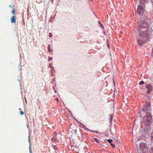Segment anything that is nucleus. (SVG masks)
Wrapping results in <instances>:
<instances>
[{
    "instance_id": "obj_1",
    "label": "nucleus",
    "mask_w": 153,
    "mask_h": 153,
    "mask_svg": "<svg viewBox=\"0 0 153 153\" xmlns=\"http://www.w3.org/2000/svg\"><path fill=\"white\" fill-rule=\"evenodd\" d=\"M139 25L138 30L140 38H137V40L138 45L141 46L146 43L149 37L150 32L147 28L148 24L145 21H143Z\"/></svg>"
},
{
    "instance_id": "obj_2",
    "label": "nucleus",
    "mask_w": 153,
    "mask_h": 153,
    "mask_svg": "<svg viewBox=\"0 0 153 153\" xmlns=\"http://www.w3.org/2000/svg\"><path fill=\"white\" fill-rule=\"evenodd\" d=\"M151 104L149 100H147L146 103L142 108V111L146 113V115L143 118V122L146 126L149 125L152 120V115L150 113L151 111Z\"/></svg>"
},
{
    "instance_id": "obj_3",
    "label": "nucleus",
    "mask_w": 153,
    "mask_h": 153,
    "mask_svg": "<svg viewBox=\"0 0 153 153\" xmlns=\"http://www.w3.org/2000/svg\"><path fill=\"white\" fill-rule=\"evenodd\" d=\"M140 149L143 153H148V147L145 143H141L140 144Z\"/></svg>"
},
{
    "instance_id": "obj_4",
    "label": "nucleus",
    "mask_w": 153,
    "mask_h": 153,
    "mask_svg": "<svg viewBox=\"0 0 153 153\" xmlns=\"http://www.w3.org/2000/svg\"><path fill=\"white\" fill-rule=\"evenodd\" d=\"M144 12V9L143 6L139 5L137 9V12L140 15H143Z\"/></svg>"
},
{
    "instance_id": "obj_5",
    "label": "nucleus",
    "mask_w": 153,
    "mask_h": 153,
    "mask_svg": "<svg viewBox=\"0 0 153 153\" xmlns=\"http://www.w3.org/2000/svg\"><path fill=\"white\" fill-rule=\"evenodd\" d=\"M146 88L148 89L147 93L149 94L151 93L152 90V87L150 84H147L146 85Z\"/></svg>"
},
{
    "instance_id": "obj_6",
    "label": "nucleus",
    "mask_w": 153,
    "mask_h": 153,
    "mask_svg": "<svg viewBox=\"0 0 153 153\" xmlns=\"http://www.w3.org/2000/svg\"><path fill=\"white\" fill-rule=\"evenodd\" d=\"M56 135V133L54 132L53 133V136L51 139L53 143H56L59 141V140L57 138Z\"/></svg>"
},
{
    "instance_id": "obj_7",
    "label": "nucleus",
    "mask_w": 153,
    "mask_h": 153,
    "mask_svg": "<svg viewBox=\"0 0 153 153\" xmlns=\"http://www.w3.org/2000/svg\"><path fill=\"white\" fill-rule=\"evenodd\" d=\"M16 15L13 16L11 18L10 20L11 23H15L16 22Z\"/></svg>"
},
{
    "instance_id": "obj_8",
    "label": "nucleus",
    "mask_w": 153,
    "mask_h": 153,
    "mask_svg": "<svg viewBox=\"0 0 153 153\" xmlns=\"http://www.w3.org/2000/svg\"><path fill=\"white\" fill-rule=\"evenodd\" d=\"M19 114H21V115H22L24 114V112L23 111H22V109L21 108H19Z\"/></svg>"
},
{
    "instance_id": "obj_9",
    "label": "nucleus",
    "mask_w": 153,
    "mask_h": 153,
    "mask_svg": "<svg viewBox=\"0 0 153 153\" xmlns=\"http://www.w3.org/2000/svg\"><path fill=\"white\" fill-rule=\"evenodd\" d=\"M12 8H13V9L12 11V13L14 15H14L15 14V9L13 8V7H12Z\"/></svg>"
},
{
    "instance_id": "obj_10",
    "label": "nucleus",
    "mask_w": 153,
    "mask_h": 153,
    "mask_svg": "<svg viewBox=\"0 0 153 153\" xmlns=\"http://www.w3.org/2000/svg\"><path fill=\"white\" fill-rule=\"evenodd\" d=\"M107 141L108 143H111L112 142L113 140L111 139H109L107 140Z\"/></svg>"
},
{
    "instance_id": "obj_11",
    "label": "nucleus",
    "mask_w": 153,
    "mask_h": 153,
    "mask_svg": "<svg viewBox=\"0 0 153 153\" xmlns=\"http://www.w3.org/2000/svg\"><path fill=\"white\" fill-rule=\"evenodd\" d=\"M50 48H51L50 45H48V51L49 52L51 51Z\"/></svg>"
},
{
    "instance_id": "obj_12",
    "label": "nucleus",
    "mask_w": 153,
    "mask_h": 153,
    "mask_svg": "<svg viewBox=\"0 0 153 153\" xmlns=\"http://www.w3.org/2000/svg\"><path fill=\"white\" fill-rule=\"evenodd\" d=\"M144 131L145 132H147V131H149V129L147 128H145L144 129Z\"/></svg>"
},
{
    "instance_id": "obj_13",
    "label": "nucleus",
    "mask_w": 153,
    "mask_h": 153,
    "mask_svg": "<svg viewBox=\"0 0 153 153\" xmlns=\"http://www.w3.org/2000/svg\"><path fill=\"white\" fill-rule=\"evenodd\" d=\"M94 141H96L97 143H99V140L97 138H94Z\"/></svg>"
},
{
    "instance_id": "obj_14",
    "label": "nucleus",
    "mask_w": 153,
    "mask_h": 153,
    "mask_svg": "<svg viewBox=\"0 0 153 153\" xmlns=\"http://www.w3.org/2000/svg\"><path fill=\"white\" fill-rule=\"evenodd\" d=\"M149 153H153V148L150 149Z\"/></svg>"
},
{
    "instance_id": "obj_15",
    "label": "nucleus",
    "mask_w": 153,
    "mask_h": 153,
    "mask_svg": "<svg viewBox=\"0 0 153 153\" xmlns=\"http://www.w3.org/2000/svg\"><path fill=\"white\" fill-rule=\"evenodd\" d=\"M144 83V82L143 81H141L140 82H139V84L140 85H143V84Z\"/></svg>"
},
{
    "instance_id": "obj_16",
    "label": "nucleus",
    "mask_w": 153,
    "mask_h": 153,
    "mask_svg": "<svg viewBox=\"0 0 153 153\" xmlns=\"http://www.w3.org/2000/svg\"><path fill=\"white\" fill-rule=\"evenodd\" d=\"M48 61H50L51 60H52V57H49L48 58Z\"/></svg>"
},
{
    "instance_id": "obj_17",
    "label": "nucleus",
    "mask_w": 153,
    "mask_h": 153,
    "mask_svg": "<svg viewBox=\"0 0 153 153\" xmlns=\"http://www.w3.org/2000/svg\"><path fill=\"white\" fill-rule=\"evenodd\" d=\"M111 145L112 147H113L114 148L115 147V145L114 144H113L111 143Z\"/></svg>"
},
{
    "instance_id": "obj_18",
    "label": "nucleus",
    "mask_w": 153,
    "mask_h": 153,
    "mask_svg": "<svg viewBox=\"0 0 153 153\" xmlns=\"http://www.w3.org/2000/svg\"><path fill=\"white\" fill-rule=\"evenodd\" d=\"M52 36V34L51 33H49V36L51 37Z\"/></svg>"
},
{
    "instance_id": "obj_19",
    "label": "nucleus",
    "mask_w": 153,
    "mask_h": 153,
    "mask_svg": "<svg viewBox=\"0 0 153 153\" xmlns=\"http://www.w3.org/2000/svg\"><path fill=\"white\" fill-rule=\"evenodd\" d=\"M92 132H95L96 133H98V132L97 131H91Z\"/></svg>"
},
{
    "instance_id": "obj_20",
    "label": "nucleus",
    "mask_w": 153,
    "mask_h": 153,
    "mask_svg": "<svg viewBox=\"0 0 153 153\" xmlns=\"http://www.w3.org/2000/svg\"><path fill=\"white\" fill-rule=\"evenodd\" d=\"M54 149H55V150H56L57 149V147H56V146H54Z\"/></svg>"
},
{
    "instance_id": "obj_21",
    "label": "nucleus",
    "mask_w": 153,
    "mask_h": 153,
    "mask_svg": "<svg viewBox=\"0 0 153 153\" xmlns=\"http://www.w3.org/2000/svg\"><path fill=\"white\" fill-rule=\"evenodd\" d=\"M99 23L100 24V25L101 26H102V27H103V26L102 25H101V23L100 22V21H99Z\"/></svg>"
},
{
    "instance_id": "obj_22",
    "label": "nucleus",
    "mask_w": 153,
    "mask_h": 153,
    "mask_svg": "<svg viewBox=\"0 0 153 153\" xmlns=\"http://www.w3.org/2000/svg\"><path fill=\"white\" fill-rule=\"evenodd\" d=\"M151 137H152V138H151L152 140H153V135H152Z\"/></svg>"
},
{
    "instance_id": "obj_23",
    "label": "nucleus",
    "mask_w": 153,
    "mask_h": 153,
    "mask_svg": "<svg viewBox=\"0 0 153 153\" xmlns=\"http://www.w3.org/2000/svg\"><path fill=\"white\" fill-rule=\"evenodd\" d=\"M107 45H108V48H109V44L108 43L107 44Z\"/></svg>"
},
{
    "instance_id": "obj_24",
    "label": "nucleus",
    "mask_w": 153,
    "mask_h": 153,
    "mask_svg": "<svg viewBox=\"0 0 153 153\" xmlns=\"http://www.w3.org/2000/svg\"><path fill=\"white\" fill-rule=\"evenodd\" d=\"M30 153H32V152L30 149Z\"/></svg>"
},
{
    "instance_id": "obj_25",
    "label": "nucleus",
    "mask_w": 153,
    "mask_h": 153,
    "mask_svg": "<svg viewBox=\"0 0 153 153\" xmlns=\"http://www.w3.org/2000/svg\"><path fill=\"white\" fill-rule=\"evenodd\" d=\"M9 7H11V6L10 5L9 6Z\"/></svg>"
},
{
    "instance_id": "obj_26",
    "label": "nucleus",
    "mask_w": 153,
    "mask_h": 153,
    "mask_svg": "<svg viewBox=\"0 0 153 153\" xmlns=\"http://www.w3.org/2000/svg\"><path fill=\"white\" fill-rule=\"evenodd\" d=\"M58 100V98H57V99H56V101H57Z\"/></svg>"
},
{
    "instance_id": "obj_27",
    "label": "nucleus",
    "mask_w": 153,
    "mask_h": 153,
    "mask_svg": "<svg viewBox=\"0 0 153 153\" xmlns=\"http://www.w3.org/2000/svg\"><path fill=\"white\" fill-rule=\"evenodd\" d=\"M91 153H94V152H91Z\"/></svg>"
},
{
    "instance_id": "obj_28",
    "label": "nucleus",
    "mask_w": 153,
    "mask_h": 153,
    "mask_svg": "<svg viewBox=\"0 0 153 153\" xmlns=\"http://www.w3.org/2000/svg\"><path fill=\"white\" fill-rule=\"evenodd\" d=\"M140 3H141V1H140Z\"/></svg>"
},
{
    "instance_id": "obj_29",
    "label": "nucleus",
    "mask_w": 153,
    "mask_h": 153,
    "mask_svg": "<svg viewBox=\"0 0 153 153\" xmlns=\"http://www.w3.org/2000/svg\"><path fill=\"white\" fill-rule=\"evenodd\" d=\"M152 2L153 3V2L152 1Z\"/></svg>"
}]
</instances>
